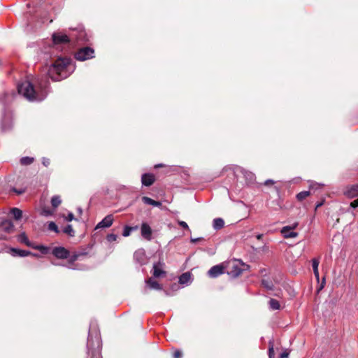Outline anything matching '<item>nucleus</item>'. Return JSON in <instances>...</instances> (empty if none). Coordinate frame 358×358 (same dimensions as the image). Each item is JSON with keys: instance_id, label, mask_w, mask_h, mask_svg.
<instances>
[{"instance_id": "f257e3e1", "label": "nucleus", "mask_w": 358, "mask_h": 358, "mask_svg": "<svg viewBox=\"0 0 358 358\" xmlns=\"http://www.w3.org/2000/svg\"><path fill=\"white\" fill-rule=\"evenodd\" d=\"M50 83L48 78H37L34 83L25 80L18 83L17 92L29 101H41L49 92Z\"/></svg>"}, {"instance_id": "f03ea898", "label": "nucleus", "mask_w": 358, "mask_h": 358, "mask_svg": "<svg viewBox=\"0 0 358 358\" xmlns=\"http://www.w3.org/2000/svg\"><path fill=\"white\" fill-rule=\"evenodd\" d=\"M87 354L90 358H101V339L98 324L96 320H92L90 324L87 343Z\"/></svg>"}, {"instance_id": "7ed1b4c3", "label": "nucleus", "mask_w": 358, "mask_h": 358, "mask_svg": "<svg viewBox=\"0 0 358 358\" xmlns=\"http://www.w3.org/2000/svg\"><path fill=\"white\" fill-rule=\"evenodd\" d=\"M72 71L71 59L66 57H59L49 67L48 76L53 81H59L69 77Z\"/></svg>"}, {"instance_id": "20e7f679", "label": "nucleus", "mask_w": 358, "mask_h": 358, "mask_svg": "<svg viewBox=\"0 0 358 358\" xmlns=\"http://www.w3.org/2000/svg\"><path fill=\"white\" fill-rule=\"evenodd\" d=\"M16 94L13 92L7 91L0 94V103L3 105L4 109L3 117L1 122V130L3 132L11 129L13 124L11 121V115L10 111H6V106H8L15 98Z\"/></svg>"}, {"instance_id": "39448f33", "label": "nucleus", "mask_w": 358, "mask_h": 358, "mask_svg": "<svg viewBox=\"0 0 358 358\" xmlns=\"http://www.w3.org/2000/svg\"><path fill=\"white\" fill-rule=\"evenodd\" d=\"M71 35L73 36V38H71V43H78L81 44L85 42H87L89 41V37L85 31V29L83 28H78L75 30H73Z\"/></svg>"}, {"instance_id": "423d86ee", "label": "nucleus", "mask_w": 358, "mask_h": 358, "mask_svg": "<svg viewBox=\"0 0 358 358\" xmlns=\"http://www.w3.org/2000/svg\"><path fill=\"white\" fill-rule=\"evenodd\" d=\"M94 57V50L92 48H80L75 55V58L79 61H85Z\"/></svg>"}, {"instance_id": "0eeeda50", "label": "nucleus", "mask_w": 358, "mask_h": 358, "mask_svg": "<svg viewBox=\"0 0 358 358\" xmlns=\"http://www.w3.org/2000/svg\"><path fill=\"white\" fill-rule=\"evenodd\" d=\"M52 41L55 45L67 44L71 43V38H73V35L63 34L62 32H55L52 34Z\"/></svg>"}, {"instance_id": "6e6552de", "label": "nucleus", "mask_w": 358, "mask_h": 358, "mask_svg": "<svg viewBox=\"0 0 358 358\" xmlns=\"http://www.w3.org/2000/svg\"><path fill=\"white\" fill-rule=\"evenodd\" d=\"M141 234L142 237L147 240L151 241L152 238V230L147 222H143L141 226Z\"/></svg>"}, {"instance_id": "1a4fd4ad", "label": "nucleus", "mask_w": 358, "mask_h": 358, "mask_svg": "<svg viewBox=\"0 0 358 358\" xmlns=\"http://www.w3.org/2000/svg\"><path fill=\"white\" fill-rule=\"evenodd\" d=\"M52 255L58 259H67L69 252L64 247H55L53 248Z\"/></svg>"}, {"instance_id": "9d476101", "label": "nucleus", "mask_w": 358, "mask_h": 358, "mask_svg": "<svg viewBox=\"0 0 358 358\" xmlns=\"http://www.w3.org/2000/svg\"><path fill=\"white\" fill-rule=\"evenodd\" d=\"M134 260L141 265L145 264L147 262V257L145 252L143 249H138L134 254Z\"/></svg>"}, {"instance_id": "9b49d317", "label": "nucleus", "mask_w": 358, "mask_h": 358, "mask_svg": "<svg viewBox=\"0 0 358 358\" xmlns=\"http://www.w3.org/2000/svg\"><path fill=\"white\" fill-rule=\"evenodd\" d=\"M343 194L348 198H355L358 196V184L348 186L343 191Z\"/></svg>"}, {"instance_id": "f8f14e48", "label": "nucleus", "mask_w": 358, "mask_h": 358, "mask_svg": "<svg viewBox=\"0 0 358 358\" xmlns=\"http://www.w3.org/2000/svg\"><path fill=\"white\" fill-rule=\"evenodd\" d=\"M113 220H114L113 215H108L100 222L97 224V225L96 226V229L108 228L113 224Z\"/></svg>"}, {"instance_id": "ddd939ff", "label": "nucleus", "mask_w": 358, "mask_h": 358, "mask_svg": "<svg viewBox=\"0 0 358 358\" xmlns=\"http://www.w3.org/2000/svg\"><path fill=\"white\" fill-rule=\"evenodd\" d=\"M10 254L13 257H27L29 255H33V256H38V255L32 254L30 251L24 250H20L14 248H10Z\"/></svg>"}, {"instance_id": "4468645a", "label": "nucleus", "mask_w": 358, "mask_h": 358, "mask_svg": "<svg viewBox=\"0 0 358 358\" xmlns=\"http://www.w3.org/2000/svg\"><path fill=\"white\" fill-rule=\"evenodd\" d=\"M0 228L4 232L10 234L14 230V225L11 220H4L0 224Z\"/></svg>"}, {"instance_id": "2eb2a0df", "label": "nucleus", "mask_w": 358, "mask_h": 358, "mask_svg": "<svg viewBox=\"0 0 358 358\" xmlns=\"http://www.w3.org/2000/svg\"><path fill=\"white\" fill-rule=\"evenodd\" d=\"M224 268L221 265H215L210 268L208 275L210 278H217L224 272Z\"/></svg>"}, {"instance_id": "dca6fc26", "label": "nucleus", "mask_w": 358, "mask_h": 358, "mask_svg": "<svg viewBox=\"0 0 358 358\" xmlns=\"http://www.w3.org/2000/svg\"><path fill=\"white\" fill-rule=\"evenodd\" d=\"M155 181V178L153 174L144 173L141 176L142 185L146 187L151 186Z\"/></svg>"}, {"instance_id": "f3484780", "label": "nucleus", "mask_w": 358, "mask_h": 358, "mask_svg": "<svg viewBox=\"0 0 358 358\" xmlns=\"http://www.w3.org/2000/svg\"><path fill=\"white\" fill-rule=\"evenodd\" d=\"M241 172L243 175L247 185H250L254 182L256 177L253 173L243 169H241Z\"/></svg>"}, {"instance_id": "a211bd4d", "label": "nucleus", "mask_w": 358, "mask_h": 358, "mask_svg": "<svg viewBox=\"0 0 358 358\" xmlns=\"http://www.w3.org/2000/svg\"><path fill=\"white\" fill-rule=\"evenodd\" d=\"M164 264H161L160 262H158L157 264H154L153 265V275L155 278H159L162 276V275L165 274V272L163 271Z\"/></svg>"}, {"instance_id": "6ab92c4d", "label": "nucleus", "mask_w": 358, "mask_h": 358, "mask_svg": "<svg viewBox=\"0 0 358 358\" xmlns=\"http://www.w3.org/2000/svg\"><path fill=\"white\" fill-rule=\"evenodd\" d=\"M145 283H146L147 286H148L150 289H157V290L162 289L161 285L159 284L157 281L153 280L151 278H149L148 280H147L145 281Z\"/></svg>"}, {"instance_id": "aec40b11", "label": "nucleus", "mask_w": 358, "mask_h": 358, "mask_svg": "<svg viewBox=\"0 0 358 358\" xmlns=\"http://www.w3.org/2000/svg\"><path fill=\"white\" fill-rule=\"evenodd\" d=\"M142 201H143L144 203L148 204V205H152V206H156V207H159L162 206L161 202L155 201L148 196H143Z\"/></svg>"}, {"instance_id": "412c9836", "label": "nucleus", "mask_w": 358, "mask_h": 358, "mask_svg": "<svg viewBox=\"0 0 358 358\" xmlns=\"http://www.w3.org/2000/svg\"><path fill=\"white\" fill-rule=\"evenodd\" d=\"M224 222L222 218H215L213 222V227L215 230H219L224 227Z\"/></svg>"}, {"instance_id": "4be33fe9", "label": "nucleus", "mask_w": 358, "mask_h": 358, "mask_svg": "<svg viewBox=\"0 0 358 358\" xmlns=\"http://www.w3.org/2000/svg\"><path fill=\"white\" fill-rule=\"evenodd\" d=\"M191 279V274L189 272L182 273L179 278L180 284L184 285L189 282Z\"/></svg>"}, {"instance_id": "5701e85b", "label": "nucleus", "mask_w": 358, "mask_h": 358, "mask_svg": "<svg viewBox=\"0 0 358 358\" xmlns=\"http://www.w3.org/2000/svg\"><path fill=\"white\" fill-rule=\"evenodd\" d=\"M10 213L16 220H19L22 218V211L17 208H13L10 210Z\"/></svg>"}, {"instance_id": "b1692460", "label": "nucleus", "mask_w": 358, "mask_h": 358, "mask_svg": "<svg viewBox=\"0 0 358 358\" xmlns=\"http://www.w3.org/2000/svg\"><path fill=\"white\" fill-rule=\"evenodd\" d=\"M269 308L273 310H279L280 308V305L278 301L274 299H271L268 301Z\"/></svg>"}, {"instance_id": "393cba45", "label": "nucleus", "mask_w": 358, "mask_h": 358, "mask_svg": "<svg viewBox=\"0 0 358 358\" xmlns=\"http://www.w3.org/2000/svg\"><path fill=\"white\" fill-rule=\"evenodd\" d=\"M18 241L24 243L27 246H31V243L29 241L26 234L24 232L21 233L17 237Z\"/></svg>"}, {"instance_id": "a878e982", "label": "nucleus", "mask_w": 358, "mask_h": 358, "mask_svg": "<svg viewBox=\"0 0 358 358\" xmlns=\"http://www.w3.org/2000/svg\"><path fill=\"white\" fill-rule=\"evenodd\" d=\"M262 285L268 290H273L274 289L273 282L268 279H262Z\"/></svg>"}, {"instance_id": "bb28decb", "label": "nucleus", "mask_w": 358, "mask_h": 358, "mask_svg": "<svg viewBox=\"0 0 358 358\" xmlns=\"http://www.w3.org/2000/svg\"><path fill=\"white\" fill-rule=\"evenodd\" d=\"M62 203V199L59 195H55L51 199V205L54 208H57Z\"/></svg>"}, {"instance_id": "cd10ccee", "label": "nucleus", "mask_w": 358, "mask_h": 358, "mask_svg": "<svg viewBox=\"0 0 358 358\" xmlns=\"http://www.w3.org/2000/svg\"><path fill=\"white\" fill-rule=\"evenodd\" d=\"M34 162V158L31 157H23L20 159V164L23 166H28Z\"/></svg>"}, {"instance_id": "c85d7f7f", "label": "nucleus", "mask_w": 358, "mask_h": 358, "mask_svg": "<svg viewBox=\"0 0 358 358\" xmlns=\"http://www.w3.org/2000/svg\"><path fill=\"white\" fill-rule=\"evenodd\" d=\"M62 231H63L64 234H67V235H69V236H71V237L74 236V235H75V231H74V229H73L72 225H71V224H68V225H66V226L63 229Z\"/></svg>"}, {"instance_id": "c756f323", "label": "nucleus", "mask_w": 358, "mask_h": 358, "mask_svg": "<svg viewBox=\"0 0 358 358\" xmlns=\"http://www.w3.org/2000/svg\"><path fill=\"white\" fill-rule=\"evenodd\" d=\"M268 358H275L274 343L273 340L268 341Z\"/></svg>"}, {"instance_id": "7c9ffc66", "label": "nucleus", "mask_w": 358, "mask_h": 358, "mask_svg": "<svg viewBox=\"0 0 358 358\" xmlns=\"http://www.w3.org/2000/svg\"><path fill=\"white\" fill-rule=\"evenodd\" d=\"M310 195L309 191H303L296 194V199L299 201H303Z\"/></svg>"}, {"instance_id": "2f4dec72", "label": "nucleus", "mask_w": 358, "mask_h": 358, "mask_svg": "<svg viewBox=\"0 0 358 358\" xmlns=\"http://www.w3.org/2000/svg\"><path fill=\"white\" fill-rule=\"evenodd\" d=\"M282 234L285 238H295L298 236V233L292 231V230L285 231L284 233Z\"/></svg>"}, {"instance_id": "473e14b6", "label": "nucleus", "mask_w": 358, "mask_h": 358, "mask_svg": "<svg viewBox=\"0 0 358 358\" xmlns=\"http://www.w3.org/2000/svg\"><path fill=\"white\" fill-rule=\"evenodd\" d=\"M48 229L50 231H55L56 233H59V232L57 225L54 222H49V224H48Z\"/></svg>"}, {"instance_id": "72a5a7b5", "label": "nucleus", "mask_w": 358, "mask_h": 358, "mask_svg": "<svg viewBox=\"0 0 358 358\" xmlns=\"http://www.w3.org/2000/svg\"><path fill=\"white\" fill-rule=\"evenodd\" d=\"M298 226V223H294L291 226H285V227H283L281 229V233H284L285 231H291V230H293L294 229H296Z\"/></svg>"}, {"instance_id": "f704fd0d", "label": "nucleus", "mask_w": 358, "mask_h": 358, "mask_svg": "<svg viewBox=\"0 0 358 358\" xmlns=\"http://www.w3.org/2000/svg\"><path fill=\"white\" fill-rule=\"evenodd\" d=\"M131 227L130 226H125L123 229L122 236L124 237H127L131 234Z\"/></svg>"}, {"instance_id": "c9c22d12", "label": "nucleus", "mask_w": 358, "mask_h": 358, "mask_svg": "<svg viewBox=\"0 0 358 358\" xmlns=\"http://www.w3.org/2000/svg\"><path fill=\"white\" fill-rule=\"evenodd\" d=\"M106 239L108 242H113L117 241V236L114 234H109L107 235Z\"/></svg>"}, {"instance_id": "e433bc0d", "label": "nucleus", "mask_w": 358, "mask_h": 358, "mask_svg": "<svg viewBox=\"0 0 358 358\" xmlns=\"http://www.w3.org/2000/svg\"><path fill=\"white\" fill-rule=\"evenodd\" d=\"M173 358H182V352L180 350H175L173 354Z\"/></svg>"}, {"instance_id": "4c0bfd02", "label": "nucleus", "mask_w": 358, "mask_h": 358, "mask_svg": "<svg viewBox=\"0 0 358 358\" xmlns=\"http://www.w3.org/2000/svg\"><path fill=\"white\" fill-rule=\"evenodd\" d=\"M85 255V253H76V254H74L73 255H72V256L71 257V259H70V260H71V262H75V261H76L77 259H79V257H80V256H82V255Z\"/></svg>"}, {"instance_id": "58836bf2", "label": "nucleus", "mask_w": 358, "mask_h": 358, "mask_svg": "<svg viewBox=\"0 0 358 358\" xmlns=\"http://www.w3.org/2000/svg\"><path fill=\"white\" fill-rule=\"evenodd\" d=\"M34 248L39 250L43 254H46L48 251V248L43 245L36 246Z\"/></svg>"}, {"instance_id": "ea45409f", "label": "nucleus", "mask_w": 358, "mask_h": 358, "mask_svg": "<svg viewBox=\"0 0 358 358\" xmlns=\"http://www.w3.org/2000/svg\"><path fill=\"white\" fill-rule=\"evenodd\" d=\"M34 248L39 250L43 254H46L48 251V248L43 245L36 246Z\"/></svg>"}, {"instance_id": "a19ab883", "label": "nucleus", "mask_w": 358, "mask_h": 358, "mask_svg": "<svg viewBox=\"0 0 358 358\" xmlns=\"http://www.w3.org/2000/svg\"><path fill=\"white\" fill-rule=\"evenodd\" d=\"M318 266H319V260L317 259H313L312 260V266H313V270H317L318 269Z\"/></svg>"}, {"instance_id": "79ce46f5", "label": "nucleus", "mask_w": 358, "mask_h": 358, "mask_svg": "<svg viewBox=\"0 0 358 358\" xmlns=\"http://www.w3.org/2000/svg\"><path fill=\"white\" fill-rule=\"evenodd\" d=\"M12 190L18 195L22 194L23 193L25 192L24 188H21V189L13 188Z\"/></svg>"}, {"instance_id": "37998d69", "label": "nucleus", "mask_w": 358, "mask_h": 358, "mask_svg": "<svg viewBox=\"0 0 358 358\" xmlns=\"http://www.w3.org/2000/svg\"><path fill=\"white\" fill-rule=\"evenodd\" d=\"M178 223L183 229H187L189 231V226L185 221H178Z\"/></svg>"}, {"instance_id": "c03bdc74", "label": "nucleus", "mask_w": 358, "mask_h": 358, "mask_svg": "<svg viewBox=\"0 0 358 358\" xmlns=\"http://www.w3.org/2000/svg\"><path fill=\"white\" fill-rule=\"evenodd\" d=\"M289 352L287 350L283 351L280 355V358H287L289 357Z\"/></svg>"}, {"instance_id": "a18cd8bd", "label": "nucleus", "mask_w": 358, "mask_h": 358, "mask_svg": "<svg viewBox=\"0 0 358 358\" xmlns=\"http://www.w3.org/2000/svg\"><path fill=\"white\" fill-rule=\"evenodd\" d=\"M42 164L46 167L48 166L50 164V159L45 157H43Z\"/></svg>"}, {"instance_id": "49530a36", "label": "nucleus", "mask_w": 358, "mask_h": 358, "mask_svg": "<svg viewBox=\"0 0 358 358\" xmlns=\"http://www.w3.org/2000/svg\"><path fill=\"white\" fill-rule=\"evenodd\" d=\"M202 240H203V238H202V237H199V238H190V241H191V243H197V242H199V241H202Z\"/></svg>"}, {"instance_id": "de8ad7c7", "label": "nucleus", "mask_w": 358, "mask_h": 358, "mask_svg": "<svg viewBox=\"0 0 358 358\" xmlns=\"http://www.w3.org/2000/svg\"><path fill=\"white\" fill-rule=\"evenodd\" d=\"M66 220L69 222H71L73 220H74V215L72 213H69L68 214V216L66 217Z\"/></svg>"}, {"instance_id": "09e8293b", "label": "nucleus", "mask_w": 358, "mask_h": 358, "mask_svg": "<svg viewBox=\"0 0 358 358\" xmlns=\"http://www.w3.org/2000/svg\"><path fill=\"white\" fill-rule=\"evenodd\" d=\"M350 207H352L353 208L358 207V200L356 199V200L353 201L352 202H351Z\"/></svg>"}, {"instance_id": "8fccbe9b", "label": "nucleus", "mask_w": 358, "mask_h": 358, "mask_svg": "<svg viewBox=\"0 0 358 358\" xmlns=\"http://www.w3.org/2000/svg\"><path fill=\"white\" fill-rule=\"evenodd\" d=\"M274 182H275L273 180L268 179L264 182V185H273V184H274Z\"/></svg>"}, {"instance_id": "3c124183", "label": "nucleus", "mask_w": 358, "mask_h": 358, "mask_svg": "<svg viewBox=\"0 0 358 358\" xmlns=\"http://www.w3.org/2000/svg\"><path fill=\"white\" fill-rule=\"evenodd\" d=\"M323 205V201L319 202L316 204L315 209L317 210L318 208L321 207Z\"/></svg>"}, {"instance_id": "603ef678", "label": "nucleus", "mask_w": 358, "mask_h": 358, "mask_svg": "<svg viewBox=\"0 0 358 358\" xmlns=\"http://www.w3.org/2000/svg\"><path fill=\"white\" fill-rule=\"evenodd\" d=\"M138 229V227L137 225L131 227V231L132 232V231H136Z\"/></svg>"}, {"instance_id": "864d4df0", "label": "nucleus", "mask_w": 358, "mask_h": 358, "mask_svg": "<svg viewBox=\"0 0 358 358\" xmlns=\"http://www.w3.org/2000/svg\"><path fill=\"white\" fill-rule=\"evenodd\" d=\"M313 272H314V274L315 275L316 278H319V271H318V269L317 270H313Z\"/></svg>"}, {"instance_id": "5fc2aeb1", "label": "nucleus", "mask_w": 358, "mask_h": 358, "mask_svg": "<svg viewBox=\"0 0 358 358\" xmlns=\"http://www.w3.org/2000/svg\"><path fill=\"white\" fill-rule=\"evenodd\" d=\"M262 236H263V234H257V235L256 236V238H257V239H258V240H261V239H262Z\"/></svg>"}, {"instance_id": "6e6d98bb", "label": "nucleus", "mask_w": 358, "mask_h": 358, "mask_svg": "<svg viewBox=\"0 0 358 358\" xmlns=\"http://www.w3.org/2000/svg\"><path fill=\"white\" fill-rule=\"evenodd\" d=\"M50 214H51L50 211H49V210H48V211L44 210V215H49Z\"/></svg>"}, {"instance_id": "4d7b16f0", "label": "nucleus", "mask_w": 358, "mask_h": 358, "mask_svg": "<svg viewBox=\"0 0 358 358\" xmlns=\"http://www.w3.org/2000/svg\"><path fill=\"white\" fill-rule=\"evenodd\" d=\"M164 165L162 164H159L155 166V168L162 167Z\"/></svg>"}, {"instance_id": "13d9d810", "label": "nucleus", "mask_w": 358, "mask_h": 358, "mask_svg": "<svg viewBox=\"0 0 358 358\" xmlns=\"http://www.w3.org/2000/svg\"><path fill=\"white\" fill-rule=\"evenodd\" d=\"M323 287H324V285H323V282H322V285H321V286H320V289H322V288H323Z\"/></svg>"}, {"instance_id": "bf43d9fd", "label": "nucleus", "mask_w": 358, "mask_h": 358, "mask_svg": "<svg viewBox=\"0 0 358 358\" xmlns=\"http://www.w3.org/2000/svg\"><path fill=\"white\" fill-rule=\"evenodd\" d=\"M78 212H80V213L82 212V209L80 208H78Z\"/></svg>"}, {"instance_id": "052dcab7", "label": "nucleus", "mask_w": 358, "mask_h": 358, "mask_svg": "<svg viewBox=\"0 0 358 358\" xmlns=\"http://www.w3.org/2000/svg\"><path fill=\"white\" fill-rule=\"evenodd\" d=\"M357 200H358V199H357Z\"/></svg>"}]
</instances>
